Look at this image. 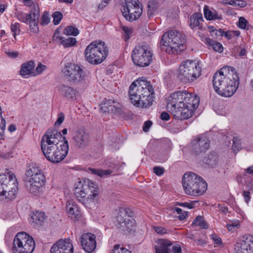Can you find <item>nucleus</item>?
Masks as SVG:
<instances>
[{"label":"nucleus","instance_id":"nucleus-22","mask_svg":"<svg viewBox=\"0 0 253 253\" xmlns=\"http://www.w3.org/2000/svg\"><path fill=\"white\" fill-rule=\"evenodd\" d=\"M184 107L182 108H188L191 111V117L193 112L199 106L200 98L197 95L193 93H190L184 91Z\"/></svg>","mask_w":253,"mask_h":253},{"label":"nucleus","instance_id":"nucleus-17","mask_svg":"<svg viewBox=\"0 0 253 253\" xmlns=\"http://www.w3.org/2000/svg\"><path fill=\"white\" fill-rule=\"evenodd\" d=\"M45 181L43 173H40L37 176L27 178L26 186L28 190L32 194L36 195L40 191V189Z\"/></svg>","mask_w":253,"mask_h":253},{"label":"nucleus","instance_id":"nucleus-64","mask_svg":"<svg viewBox=\"0 0 253 253\" xmlns=\"http://www.w3.org/2000/svg\"><path fill=\"white\" fill-rule=\"evenodd\" d=\"M6 54L10 57L16 58L18 55V52L17 51H7L6 52Z\"/></svg>","mask_w":253,"mask_h":253},{"label":"nucleus","instance_id":"nucleus-50","mask_svg":"<svg viewBox=\"0 0 253 253\" xmlns=\"http://www.w3.org/2000/svg\"><path fill=\"white\" fill-rule=\"evenodd\" d=\"M5 128V121L0 117V140H1L4 135V130Z\"/></svg>","mask_w":253,"mask_h":253},{"label":"nucleus","instance_id":"nucleus-24","mask_svg":"<svg viewBox=\"0 0 253 253\" xmlns=\"http://www.w3.org/2000/svg\"><path fill=\"white\" fill-rule=\"evenodd\" d=\"M61 94L64 98L68 100H74L78 96V91L72 87L63 85L60 88Z\"/></svg>","mask_w":253,"mask_h":253},{"label":"nucleus","instance_id":"nucleus-4","mask_svg":"<svg viewBox=\"0 0 253 253\" xmlns=\"http://www.w3.org/2000/svg\"><path fill=\"white\" fill-rule=\"evenodd\" d=\"M98 194L97 185L88 179L80 181L75 184L74 194L78 200L84 205L87 206L93 202Z\"/></svg>","mask_w":253,"mask_h":253},{"label":"nucleus","instance_id":"nucleus-58","mask_svg":"<svg viewBox=\"0 0 253 253\" xmlns=\"http://www.w3.org/2000/svg\"><path fill=\"white\" fill-rule=\"evenodd\" d=\"M173 253H181V249L179 245H171V251Z\"/></svg>","mask_w":253,"mask_h":253},{"label":"nucleus","instance_id":"nucleus-59","mask_svg":"<svg viewBox=\"0 0 253 253\" xmlns=\"http://www.w3.org/2000/svg\"><path fill=\"white\" fill-rule=\"evenodd\" d=\"M148 7V14L149 15H151L153 14V11L154 10V8H155L154 7L153 2H149Z\"/></svg>","mask_w":253,"mask_h":253},{"label":"nucleus","instance_id":"nucleus-49","mask_svg":"<svg viewBox=\"0 0 253 253\" xmlns=\"http://www.w3.org/2000/svg\"><path fill=\"white\" fill-rule=\"evenodd\" d=\"M50 21V18L49 14L47 12L45 11L43 12L42 16L41 24L42 25H47Z\"/></svg>","mask_w":253,"mask_h":253},{"label":"nucleus","instance_id":"nucleus-35","mask_svg":"<svg viewBox=\"0 0 253 253\" xmlns=\"http://www.w3.org/2000/svg\"><path fill=\"white\" fill-rule=\"evenodd\" d=\"M31 18L30 19L39 20L40 9L37 4L33 3L31 6V9L28 14Z\"/></svg>","mask_w":253,"mask_h":253},{"label":"nucleus","instance_id":"nucleus-36","mask_svg":"<svg viewBox=\"0 0 253 253\" xmlns=\"http://www.w3.org/2000/svg\"><path fill=\"white\" fill-rule=\"evenodd\" d=\"M120 29L122 30V35L125 41H128L133 34V29L130 27L124 25L120 26Z\"/></svg>","mask_w":253,"mask_h":253},{"label":"nucleus","instance_id":"nucleus-45","mask_svg":"<svg viewBox=\"0 0 253 253\" xmlns=\"http://www.w3.org/2000/svg\"><path fill=\"white\" fill-rule=\"evenodd\" d=\"M53 23L55 25H58L60 22L63 18V15L59 11H55L52 14Z\"/></svg>","mask_w":253,"mask_h":253},{"label":"nucleus","instance_id":"nucleus-61","mask_svg":"<svg viewBox=\"0 0 253 253\" xmlns=\"http://www.w3.org/2000/svg\"><path fill=\"white\" fill-rule=\"evenodd\" d=\"M169 115L166 112H163L161 113V119L163 121H168L169 119Z\"/></svg>","mask_w":253,"mask_h":253},{"label":"nucleus","instance_id":"nucleus-37","mask_svg":"<svg viewBox=\"0 0 253 253\" xmlns=\"http://www.w3.org/2000/svg\"><path fill=\"white\" fill-rule=\"evenodd\" d=\"M192 225L198 226L203 229H207L208 228L207 223L204 220L203 217L200 215H198L196 217L192 222Z\"/></svg>","mask_w":253,"mask_h":253},{"label":"nucleus","instance_id":"nucleus-9","mask_svg":"<svg viewBox=\"0 0 253 253\" xmlns=\"http://www.w3.org/2000/svg\"><path fill=\"white\" fill-rule=\"evenodd\" d=\"M108 49L103 42H93L86 48L84 52L86 60L92 64H98L105 59Z\"/></svg>","mask_w":253,"mask_h":253},{"label":"nucleus","instance_id":"nucleus-41","mask_svg":"<svg viewBox=\"0 0 253 253\" xmlns=\"http://www.w3.org/2000/svg\"><path fill=\"white\" fill-rule=\"evenodd\" d=\"M16 16L18 20L25 23H28V22L31 18L28 14L25 13L21 11L17 12L16 14Z\"/></svg>","mask_w":253,"mask_h":253},{"label":"nucleus","instance_id":"nucleus-18","mask_svg":"<svg viewBox=\"0 0 253 253\" xmlns=\"http://www.w3.org/2000/svg\"><path fill=\"white\" fill-rule=\"evenodd\" d=\"M235 253H253V236H245L235 245Z\"/></svg>","mask_w":253,"mask_h":253},{"label":"nucleus","instance_id":"nucleus-20","mask_svg":"<svg viewBox=\"0 0 253 253\" xmlns=\"http://www.w3.org/2000/svg\"><path fill=\"white\" fill-rule=\"evenodd\" d=\"M209 147L210 141L205 134L198 136L193 141V150L196 154L205 152Z\"/></svg>","mask_w":253,"mask_h":253},{"label":"nucleus","instance_id":"nucleus-30","mask_svg":"<svg viewBox=\"0 0 253 253\" xmlns=\"http://www.w3.org/2000/svg\"><path fill=\"white\" fill-rule=\"evenodd\" d=\"M35 67L34 62L32 61H30L26 63L23 64L21 67L20 74L22 76L30 75L32 73Z\"/></svg>","mask_w":253,"mask_h":253},{"label":"nucleus","instance_id":"nucleus-39","mask_svg":"<svg viewBox=\"0 0 253 253\" xmlns=\"http://www.w3.org/2000/svg\"><path fill=\"white\" fill-rule=\"evenodd\" d=\"M225 3L234 6L244 7L247 5L246 1L243 0H224Z\"/></svg>","mask_w":253,"mask_h":253},{"label":"nucleus","instance_id":"nucleus-15","mask_svg":"<svg viewBox=\"0 0 253 253\" xmlns=\"http://www.w3.org/2000/svg\"><path fill=\"white\" fill-rule=\"evenodd\" d=\"M122 14L126 20L133 21L137 19L142 12L141 5L138 0H125Z\"/></svg>","mask_w":253,"mask_h":253},{"label":"nucleus","instance_id":"nucleus-54","mask_svg":"<svg viewBox=\"0 0 253 253\" xmlns=\"http://www.w3.org/2000/svg\"><path fill=\"white\" fill-rule=\"evenodd\" d=\"M154 172L157 175L160 176L164 172V169L160 167H155L153 168Z\"/></svg>","mask_w":253,"mask_h":253},{"label":"nucleus","instance_id":"nucleus-27","mask_svg":"<svg viewBox=\"0 0 253 253\" xmlns=\"http://www.w3.org/2000/svg\"><path fill=\"white\" fill-rule=\"evenodd\" d=\"M172 242L168 240L160 239L155 247L156 253H170Z\"/></svg>","mask_w":253,"mask_h":253},{"label":"nucleus","instance_id":"nucleus-46","mask_svg":"<svg viewBox=\"0 0 253 253\" xmlns=\"http://www.w3.org/2000/svg\"><path fill=\"white\" fill-rule=\"evenodd\" d=\"M111 253H130V252L124 247L121 248L120 245H116L114 246Z\"/></svg>","mask_w":253,"mask_h":253},{"label":"nucleus","instance_id":"nucleus-48","mask_svg":"<svg viewBox=\"0 0 253 253\" xmlns=\"http://www.w3.org/2000/svg\"><path fill=\"white\" fill-rule=\"evenodd\" d=\"M174 210L177 212V213L179 214L178 218L180 220H184L188 215V212L187 211H183L182 210L179 208H175Z\"/></svg>","mask_w":253,"mask_h":253},{"label":"nucleus","instance_id":"nucleus-52","mask_svg":"<svg viewBox=\"0 0 253 253\" xmlns=\"http://www.w3.org/2000/svg\"><path fill=\"white\" fill-rule=\"evenodd\" d=\"M64 119H65L64 114L63 113H60L58 115V119H57V121L55 122L54 125L55 126L60 125L64 121Z\"/></svg>","mask_w":253,"mask_h":253},{"label":"nucleus","instance_id":"nucleus-16","mask_svg":"<svg viewBox=\"0 0 253 253\" xmlns=\"http://www.w3.org/2000/svg\"><path fill=\"white\" fill-rule=\"evenodd\" d=\"M68 144L65 137H63L60 132L54 128L48 129L42 136L41 146H56L60 144Z\"/></svg>","mask_w":253,"mask_h":253},{"label":"nucleus","instance_id":"nucleus-7","mask_svg":"<svg viewBox=\"0 0 253 253\" xmlns=\"http://www.w3.org/2000/svg\"><path fill=\"white\" fill-rule=\"evenodd\" d=\"M18 190L17 179L10 171L0 174V197L2 200H12Z\"/></svg>","mask_w":253,"mask_h":253},{"label":"nucleus","instance_id":"nucleus-1","mask_svg":"<svg viewBox=\"0 0 253 253\" xmlns=\"http://www.w3.org/2000/svg\"><path fill=\"white\" fill-rule=\"evenodd\" d=\"M212 84L218 94L226 97H231L239 87L238 74L233 67L225 66L214 74Z\"/></svg>","mask_w":253,"mask_h":253},{"label":"nucleus","instance_id":"nucleus-42","mask_svg":"<svg viewBox=\"0 0 253 253\" xmlns=\"http://www.w3.org/2000/svg\"><path fill=\"white\" fill-rule=\"evenodd\" d=\"M11 32L15 39L17 35H19L20 32V25L19 23H11L10 26Z\"/></svg>","mask_w":253,"mask_h":253},{"label":"nucleus","instance_id":"nucleus-31","mask_svg":"<svg viewBox=\"0 0 253 253\" xmlns=\"http://www.w3.org/2000/svg\"><path fill=\"white\" fill-rule=\"evenodd\" d=\"M40 173H43L40 169L35 165H32L27 169L26 175L27 176V178H30L37 176Z\"/></svg>","mask_w":253,"mask_h":253},{"label":"nucleus","instance_id":"nucleus-21","mask_svg":"<svg viewBox=\"0 0 253 253\" xmlns=\"http://www.w3.org/2000/svg\"><path fill=\"white\" fill-rule=\"evenodd\" d=\"M96 237L94 234L87 233L80 238L81 245L84 250L87 253L92 252L96 248Z\"/></svg>","mask_w":253,"mask_h":253},{"label":"nucleus","instance_id":"nucleus-55","mask_svg":"<svg viewBox=\"0 0 253 253\" xmlns=\"http://www.w3.org/2000/svg\"><path fill=\"white\" fill-rule=\"evenodd\" d=\"M46 67L45 65H43L41 63H39L36 68L37 74H40L42 73V72L46 69Z\"/></svg>","mask_w":253,"mask_h":253},{"label":"nucleus","instance_id":"nucleus-13","mask_svg":"<svg viewBox=\"0 0 253 253\" xmlns=\"http://www.w3.org/2000/svg\"><path fill=\"white\" fill-rule=\"evenodd\" d=\"M133 212L129 208L122 207L116 217V226L124 232H130L134 230L135 221L132 218Z\"/></svg>","mask_w":253,"mask_h":253},{"label":"nucleus","instance_id":"nucleus-29","mask_svg":"<svg viewBox=\"0 0 253 253\" xmlns=\"http://www.w3.org/2000/svg\"><path fill=\"white\" fill-rule=\"evenodd\" d=\"M66 211L70 214L71 218H77L80 215V211L76 205L73 202H68L66 205Z\"/></svg>","mask_w":253,"mask_h":253},{"label":"nucleus","instance_id":"nucleus-23","mask_svg":"<svg viewBox=\"0 0 253 253\" xmlns=\"http://www.w3.org/2000/svg\"><path fill=\"white\" fill-rule=\"evenodd\" d=\"M89 134L83 128H80L76 133L74 139L76 145L79 148L86 147L89 142Z\"/></svg>","mask_w":253,"mask_h":253},{"label":"nucleus","instance_id":"nucleus-53","mask_svg":"<svg viewBox=\"0 0 253 253\" xmlns=\"http://www.w3.org/2000/svg\"><path fill=\"white\" fill-rule=\"evenodd\" d=\"M154 229L156 232L160 235H164L168 233L167 229L163 227L155 226Z\"/></svg>","mask_w":253,"mask_h":253},{"label":"nucleus","instance_id":"nucleus-10","mask_svg":"<svg viewBox=\"0 0 253 253\" xmlns=\"http://www.w3.org/2000/svg\"><path fill=\"white\" fill-rule=\"evenodd\" d=\"M153 51L149 45L142 44L136 45L131 53L132 60L134 64L139 67L149 66L153 60Z\"/></svg>","mask_w":253,"mask_h":253},{"label":"nucleus","instance_id":"nucleus-2","mask_svg":"<svg viewBox=\"0 0 253 253\" xmlns=\"http://www.w3.org/2000/svg\"><path fill=\"white\" fill-rule=\"evenodd\" d=\"M128 93L131 102L136 107L147 108L152 105L154 91L145 78H138L133 82Z\"/></svg>","mask_w":253,"mask_h":253},{"label":"nucleus","instance_id":"nucleus-32","mask_svg":"<svg viewBox=\"0 0 253 253\" xmlns=\"http://www.w3.org/2000/svg\"><path fill=\"white\" fill-rule=\"evenodd\" d=\"M56 39H59L60 43L65 48L74 46L77 43V40L75 38H69L68 39H65L62 37H57Z\"/></svg>","mask_w":253,"mask_h":253},{"label":"nucleus","instance_id":"nucleus-14","mask_svg":"<svg viewBox=\"0 0 253 253\" xmlns=\"http://www.w3.org/2000/svg\"><path fill=\"white\" fill-rule=\"evenodd\" d=\"M65 77L75 84H81L86 82L87 76L86 73L78 65L68 63L64 69Z\"/></svg>","mask_w":253,"mask_h":253},{"label":"nucleus","instance_id":"nucleus-26","mask_svg":"<svg viewBox=\"0 0 253 253\" xmlns=\"http://www.w3.org/2000/svg\"><path fill=\"white\" fill-rule=\"evenodd\" d=\"M45 220L44 212L37 211L32 214L29 221L32 226L38 228L43 225Z\"/></svg>","mask_w":253,"mask_h":253},{"label":"nucleus","instance_id":"nucleus-51","mask_svg":"<svg viewBox=\"0 0 253 253\" xmlns=\"http://www.w3.org/2000/svg\"><path fill=\"white\" fill-rule=\"evenodd\" d=\"M247 21L243 17H240L239 19L238 26L240 28L245 29L247 25Z\"/></svg>","mask_w":253,"mask_h":253},{"label":"nucleus","instance_id":"nucleus-63","mask_svg":"<svg viewBox=\"0 0 253 253\" xmlns=\"http://www.w3.org/2000/svg\"><path fill=\"white\" fill-rule=\"evenodd\" d=\"M223 36L226 37L227 39L230 40L233 38V33L232 31H228L226 32L223 31Z\"/></svg>","mask_w":253,"mask_h":253},{"label":"nucleus","instance_id":"nucleus-5","mask_svg":"<svg viewBox=\"0 0 253 253\" xmlns=\"http://www.w3.org/2000/svg\"><path fill=\"white\" fill-rule=\"evenodd\" d=\"M182 186L186 194L199 196L203 195L207 189V183L203 178L197 174L189 172L182 177Z\"/></svg>","mask_w":253,"mask_h":253},{"label":"nucleus","instance_id":"nucleus-40","mask_svg":"<svg viewBox=\"0 0 253 253\" xmlns=\"http://www.w3.org/2000/svg\"><path fill=\"white\" fill-rule=\"evenodd\" d=\"M39 20L29 19L28 23L29 25L30 30L34 33H38L39 31L38 23Z\"/></svg>","mask_w":253,"mask_h":253},{"label":"nucleus","instance_id":"nucleus-34","mask_svg":"<svg viewBox=\"0 0 253 253\" xmlns=\"http://www.w3.org/2000/svg\"><path fill=\"white\" fill-rule=\"evenodd\" d=\"M89 171L92 174L97 175L100 177L104 178L110 175L113 171L110 169H95L93 168H89Z\"/></svg>","mask_w":253,"mask_h":253},{"label":"nucleus","instance_id":"nucleus-19","mask_svg":"<svg viewBox=\"0 0 253 253\" xmlns=\"http://www.w3.org/2000/svg\"><path fill=\"white\" fill-rule=\"evenodd\" d=\"M73 251L72 243L69 239L59 240L50 249L51 253H73Z\"/></svg>","mask_w":253,"mask_h":253},{"label":"nucleus","instance_id":"nucleus-33","mask_svg":"<svg viewBox=\"0 0 253 253\" xmlns=\"http://www.w3.org/2000/svg\"><path fill=\"white\" fill-rule=\"evenodd\" d=\"M205 43L211 46L213 50L217 52L221 53L223 50V46L220 43L211 39L210 38H206Z\"/></svg>","mask_w":253,"mask_h":253},{"label":"nucleus","instance_id":"nucleus-44","mask_svg":"<svg viewBox=\"0 0 253 253\" xmlns=\"http://www.w3.org/2000/svg\"><path fill=\"white\" fill-rule=\"evenodd\" d=\"M120 104L113 100V103H112V105L106 110V112L109 113H115L117 112V110L120 108Z\"/></svg>","mask_w":253,"mask_h":253},{"label":"nucleus","instance_id":"nucleus-28","mask_svg":"<svg viewBox=\"0 0 253 253\" xmlns=\"http://www.w3.org/2000/svg\"><path fill=\"white\" fill-rule=\"evenodd\" d=\"M204 14L205 18L208 20H221L222 19V15L218 13L215 10H210L207 5L204 8Z\"/></svg>","mask_w":253,"mask_h":253},{"label":"nucleus","instance_id":"nucleus-6","mask_svg":"<svg viewBox=\"0 0 253 253\" xmlns=\"http://www.w3.org/2000/svg\"><path fill=\"white\" fill-rule=\"evenodd\" d=\"M184 91H176L171 94L168 99L167 108L178 120L188 119L191 117V111L184 107Z\"/></svg>","mask_w":253,"mask_h":253},{"label":"nucleus","instance_id":"nucleus-62","mask_svg":"<svg viewBox=\"0 0 253 253\" xmlns=\"http://www.w3.org/2000/svg\"><path fill=\"white\" fill-rule=\"evenodd\" d=\"M214 31V37H212L213 38L217 39L218 37H223V31H222V30L218 29Z\"/></svg>","mask_w":253,"mask_h":253},{"label":"nucleus","instance_id":"nucleus-8","mask_svg":"<svg viewBox=\"0 0 253 253\" xmlns=\"http://www.w3.org/2000/svg\"><path fill=\"white\" fill-rule=\"evenodd\" d=\"M201 72L197 62L187 60L181 63L176 72V76L183 83L191 82L201 75Z\"/></svg>","mask_w":253,"mask_h":253},{"label":"nucleus","instance_id":"nucleus-47","mask_svg":"<svg viewBox=\"0 0 253 253\" xmlns=\"http://www.w3.org/2000/svg\"><path fill=\"white\" fill-rule=\"evenodd\" d=\"M113 103V99H108L104 101L101 105V109L103 112H106V110L112 105Z\"/></svg>","mask_w":253,"mask_h":253},{"label":"nucleus","instance_id":"nucleus-38","mask_svg":"<svg viewBox=\"0 0 253 253\" xmlns=\"http://www.w3.org/2000/svg\"><path fill=\"white\" fill-rule=\"evenodd\" d=\"M63 33L65 35L68 36H76L79 34V31L77 28L73 26H69L64 29Z\"/></svg>","mask_w":253,"mask_h":253},{"label":"nucleus","instance_id":"nucleus-56","mask_svg":"<svg viewBox=\"0 0 253 253\" xmlns=\"http://www.w3.org/2000/svg\"><path fill=\"white\" fill-rule=\"evenodd\" d=\"M211 238L214 242L215 244H220L222 242L221 239L215 234H213L211 235Z\"/></svg>","mask_w":253,"mask_h":253},{"label":"nucleus","instance_id":"nucleus-12","mask_svg":"<svg viewBox=\"0 0 253 253\" xmlns=\"http://www.w3.org/2000/svg\"><path fill=\"white\" fill-rule=\"evenodd\" d=\"M42 151L46 159L53 163H58L63 160L67 156L68 144H60L56 146H41Z\"/></svg>","mask_w":253,"mask_h":253},{"label":"nucleus","instance_id":"nucleus-3","mask_svg":"<svg viewBox=\"0 0 253 253\" xmlns=\"http://www.w3.org/2000/svg\"><path fill=\"white\" fill-rule=\"evenodd\" d=\"M185 35L176 30L166 32L162 37L160 44L162 49L169 54L178 55L186 48Z\"/></svg>","mask_w":253,"mask_h":253},{"label":"nucleus","instance_id":"nucleus-11","mask_svg":"<svg viewBox=\"0 0 253 253\" xmlns=\"http://www.w3.org/2000/svg\"><path fill=\"white\" fill-rule=\"evenodd\" d=\"M35 248L33 238L24 232L15 236L11 248L12 253H32Z\"/></svg>","mask_w":253,"mask_h":253},{"label":"nucleus","instance_id":"nucleus-43","mask_svg":"<svg viewBox=\"0 0 253 253\" xmlns=\"http://www.w3.org/2000/svg\"><path fill=\"white\" fill-rule=\"evenodd\" d=\"M232 150L234 152H237L241 148V143L240 142V140L238 139L237 137H234L232 139Z\"/></svg>","mask_w":253,"mask_h":253},{"label":"nucleus","instance_id":"nucleus-57","mask_svg":"<svg viewBox=\"0 0 253 253\" xmlns=\"http://www.w3.org/2000/svg\"><path fill=\"white\" fill-rule=\"evenodd\" d=\"M152 123L151 121H147L144 123V126H143V130L144 132H147L152 126Z\"/></svg>","mask_w":253,"mask_h":253},{"label":"nucleus","instance_id":"nucleus-60","mask_svg":"<svg viewBox=\"0 0 253 253\" xmlns=\"http://www.w3.org/2000/svg\"><path fill=\"white\" fill-rule=\"evenodd\" d=\"M243 196L245 201L248 204L251 199L250 193L249 191H245L243 192Z\"/></svg>","mask_w":253,"mask_h":253},{"label":"nucleus","instance_id":"nucleus-25","mask_svg":"<svg viewBox=\"0 0 253 253\" xmlns=\"http://www.w3.org/2000/svg\"><path fill=\"white\" fill-rule=\"evenodd\" d=\"M204 21L202 14L200 13L195 12L190 17L189 26L193 30H195L197 28L201 30L202 28V24L201 22Z\"/></svg>","mask_w":253,"mask_h":253}]
</instances>
